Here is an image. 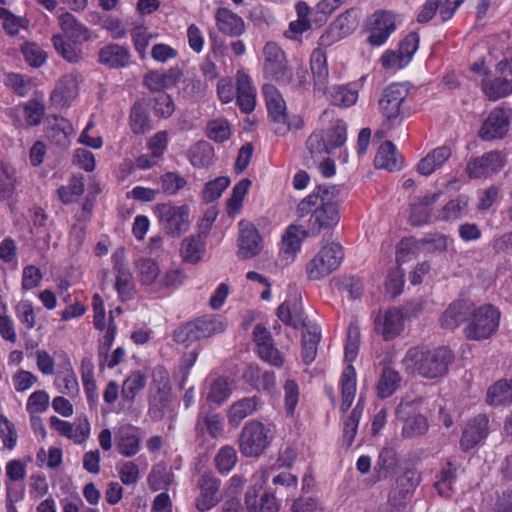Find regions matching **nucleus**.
I'll return each mask as SVG.
<instances>
[{
	"instance_id": "2",
	"label": "nucleus",
	"mask_w": 512,
	"mask_h": 512,
	"mask_svg": "<svg viewBox=\"0 0 512 512\" xmlns=\"http://www.w3.org/2000/svg\"><path fill=\"white\" fill-rule=\"evenodd\" d=\"M454 360L450 347L439 346L429 350L426 346H412L407 349L401 364L407 373H418L424 379H437L448 372Z\"/></svg>"
},
{
	"instance_id": "22",
	"label": "nucleus",
	"mask_w": 512,
	"mask_h": 512,
	"mask_svg": "<svg viewBox=\"0 0 512 512\" xmlns=\"http://www.w3.org/2000/svg\"><path fill=\"white\" fill-rule=\"evenodd\" d=\"M236 103L243 114H250L256 106V89L250 75L240 69L236 73Z\"/></svg>"
},
{
	"instance_id": "34",
	"label": "nucleus",
	"mask_w": 512,
	"mask_h": 512,
	"mask_svg": "<svg viewBox=\"0 0 512 512\" xmlns=\"http://www.w3.org/2000/svg\"><path fill=\"white\" fill-rule=\"evenodd\" d=\"M399 466V456L396 448L385 445L377 456L374 472L377 479H386L391 476Z\"/></svg>"
},
{
	"instance_id": "64",
	"label": "nucleus",
	"mask_w": 512,
	"mask_h": 512,
	"mask_svg": "<svg viewBox=\"0 0 512 512\" xmlns=\"http://www.w3.org/2000/svg\"><path fill=\"white\" fill-rule=\"evenodd\" d=\"M151 101L154 115L158 118L167 119L175 111L173 99L168 93H158Z\"/></svg>"
},
{
	"instance_id": "26",
	"label": "nucleus",
	"mask_w": 512,
	"mask_h": 512,
	"mask_svg": "<svg viewBox=\"0 0 512 512\" xmlns=\"http://www.w3.org/2000/svg\"><path fill=\"white\" fill-rule=\"evenodd\" d=\"M215 22L218 31L224 36L237 38L242 36L245 31L244 19L228 8L220 7L217 9Z\"/></svg>"
},
{
	"instance_id": "42",
	"label": "nucleus",
	"mask_w": 512,
	"mask_h": 512,
	"mask_svg": "<svg viewBox=\"0 0 512 512\" xmlns=\"http://www.w3.org/2000/svg\"><path fill=\"white\" fill-rule=\"evenodd\" d=\"M48 123L49 126L45 130L48 139L57 145L65 144L73 132L70 121L59 115H51L48 117Z\"/></svg>"
},
{
	"instance_id": "5",
	"label": "nucleus",
	"mask_w": 512,
	"mask_h": 512,
	"mask_svg": "<svg viewBox=\"0 0 512 512\" xmlns=\"http://www.w3.org/2000/svg\"><path fill=\"white\" fill-rule=\"evenodd\" d=\"M502 312L493 304L472 305L470 318L463 329L464 336L473 341H483L493 337L500 328Z\"/></svg>"
},
{
	"instance_id": "51",
	"label": "nucleus",
	"mask_w": 512,
	"mask_h": 512,
	"mask_svg": "<svg viewBox=\"0 0 512 512\" xmlns=\"http://www.w3.org/2000/svg\"><path fill=\"white\" fill-rule=\"evenodd\" d=\"M3 84L18 97L27 96L32 89L31 77L17 72L5 73Z\"/></svg>"
},
{
	"instance_id": "48",
	"label": "nucleus",
	"mask_w": 512,
	"mask_h": 512,
	"mask_svg": "<svg viewBox=\"0 0 512 512\" xmlns=\"http://www.w3.org/2000/svg\"><path fill=\"white\" fill-rule=\"evenodd\" d=\"M469 197L458 195L443 206L439 213V219L445 222H453L468 214Z\"/></svg>"
},
{
	"instance_id": "23",
	"label": "nucleus",
	"mask_w": 512,
	"mask_h": 512,
	"mask_svg": "<svg viewBox=\"0 0 512 512\" xmlns=\"http://www.w3.org/2000/svg\"><path fill=\"white\" fill-rule=\"evenodd\" d=\"M183 71L178 67H170L168 70H152L144 74V85L152 92L165 93L166 89L174 87L182 78Z\"/></svg>"
},
{
	"instance_id": "52",
	"label": "nucleus",
	"mask_w": 512,
	"mask_h": 512,
	"mask_svg": "<svg viewBox=\"0 0 512 512\" xmlns=\"http://www.w3.org/2000/svg\"><path fill=\"white\" fill-rule=\"evenodd\" d=\"M321 341V333L308 330L301 340V359L305 365L312 364L318 354V346Z\"/></svg>"
},
{
	"instance_id": "62",
	"label": "nucleus",
	"mask_w": 512,
	"mask_h": 512,
	"mask_svg": "<svg viewBox=\"0 0 512 512\" xmlns=\"http://www.w3.org/2000/svg\"><path fill=\"white\" fill-rule=\"evenodd\" d=\"M379 62L383 69L391 71H400L410 64L398 48L386 49L381 54Z\"/></svg>"
},
{
	"instance_id": "39",
	"label": "nucleus",
	"mask_w": 512,
	"mask_h": 512,
	"mask_svg": "<svg viewBox=\"0 0 512 512\" xmlns=\"http://www.w3.org/2000/svg\"><path fill=\"white\" fill-rule=\"evenodd\" d=\"M401 386V374L391 366H384L376 383V395L380 399L391 397Z\"/></svg>"
},
{
	"instance_id": "30",
	"label": "nucleus",
	"mask_w": 512,
	"mask_h": 512,
	"mask_svg": "<svg viewBox=\"0 0 512 512\" xmlns=\"http://www.w3.org/2000/svg\"><path fill=\"white\" fill-rule=\"evenodd\" d=\"M159 373L164 374L161 379L168 380V373L164 369H160ZM171 403V388L169 387V381L166 384L157 389L155 394L149 397L148 403V415L152 420H161L166 410L169 408Z\"/></svg>"
},
{
	"instance_id": "1",
	"label": "nucleus",
	"mask_w": 512,
	"mask_h": 512,
	"mask_svg": "<svg viewBox=\"0 0 512 512\" xmlns=\"http://www.w3.org/2000/svg\"><path fill=\"white\" fill-rule=\"evenodd\" d=\"M335 188L325 184L317 185L296 207L299 219L310 215L307 221L309 234L319 235L322 231L333 229L339 224V203L333 199Z\"/></svg>"
},
{
	"instance_id": "12",
	"label": "nucleus",
	"mask_w": 512,
	"mask_h": 512,
	"mask_svg": "<svg viewBox=\"0 0 512 512\" xmlns=\"http://www.w3.org/2000/svg\"><path fill=\"white\" fill-rule=\"evenodd\" d=\"M157 209L163 229L168 235L179 237L182 233L188 231L190 227V208L187 205L159 204Z\"/></svg>"
},
{
	"instance_id": "57",
	"label": "nucleus",
	"mask_w": 512,
	"mask_h": 512,
	"mask_svg": "<svg viewBox=\"0 0 512 512\" xmlns=\"http://www.w3.org/2000/svg\"><path fill=\"white\" fill-rule=\"evenodd\" d=\"M347 123L338 119L332 123L326 133V143L330 153L336 148L342 147L348 140Z\"/></svg>"
},
{
	"instance_id": "21",
	"label": "nucleus",
	"mask_w": 512,
	"mask_h": 512,
	"mask_svg": "<svg viewBox=\"0 0 512 512\" xmlns=\"http://www.w3.org/2000/svg\"><path fill=\"white\" fill-rule=\"evenodd\" d=\"M489 419L485 414H478L470 419L463 429L460 447L467 452L477 446L489 434Z\"/></svg>"
},
{
	"instance_id": "25",
	"label": "nucleus",
	"mask_w": 512,
	"mask_h": 512,
	"mask_svg": "<svg viewBox=\"0 0 512 512\" xmlns=\"http://www.w3.org/2000/svg\"><path fill=\"white\" fill-rule=\"evenodd\" d=\"M98 62L109 69H122L131 64V53L125 46L110 43L100 48Z\"/></svg>"
},
{
	"instance_id": "43",
	"label": "nucleus",
	"mask_w": 512,
	"mask_h": 512,
	"mask_svg": "<svg viewBox=\"0 0 512 512\" xmlns=\"http://www.w3.org/2000/svg\"><path fill=\"white\" fill-rule=\"evenodd\" d=\"M512 403V379L495 382L486 392V404L492 407L510 405Z\"/></svg>"
},
{
	"instance_id": "19",
	"label": "nucleus",
	"mask_w": 512,
	"mask_h": 512,
	"mask_svg": "<svg viewBox=\"0 0 512 512\" xmlns=\"http://www.w3.org/2000/svg\"><path fill=\"white\" fill-rule=\"evenodd\" d=\"M405 315L400 308H388L384 314L374 319V331L381 335L384 341L397 338L404 329Z\"/></svg>"
},
{
	"instance_id": "41",
	"label": "nucleus",
	"mask_w": 512,
	"mask_h": 512,
	"mask_svg": "<svg viewBox=\"0 0 512 512\" xmlns=\"http://www.w3.org/2000/svg\"><path fill=\"white\" fill-rule=\"evenodd\" d=\"M257 489L248 490L244 502L248 512H279L280 504L272 493L265 492L261 495L260 501H257Z\"/></svg>"
},
{
	"instance_id": "31",
	"label": "nucleus",
	"mask_w": 512,
	"mask_h": 512,
	"mask_svg": "<svg viewBox=\"0 0 512 512\" xmlns=\"http://www.w3.org/2000/svg\"><path fill=\"white\" fill-rule=\"evenodd\" d=\"M59 24L64 33V38L73 44H83L90 40V30L85 24L76 19L71 13H63L59 16Z\"/></svg>"
},
{
	"instance_id": "63",
	"label": "nucleus",
	"mask_w": 512,
	"mask_h": 512,
	"mask_svg": "<svg viewBox=\"0 0 512 512\" xmlns=\"http://www.w3.org/2000/svg\"><path fill=\"white\" fill-rule=\"evenodd\" d=\"M230 179L225 176L217 177L208 181L202 190V197L205 202H214L221 198L222 193L229 186Z\"/></svg>"
},
{
	"instance_id": "59",
	"label": "nucleus",
	"mask_w": 512,
	"mask_h": 512,
	"mask_svg": "<svg viewBox=\"0 0 512 512\" xmlns=\"http://www.w3.org/2000/svg\"><path fill=\"white\" fill-rule=\"evenodd\" d=\"M215 465L220 474H228L238 461L237 451L233 446L225 445L215 456Z\"/></svg>"
},
{
	"instance_id": "8",
	"label": "nucleus",
	"mask_w": 512,
	"mask_h": 512,
	"mask_svg": "<svg viewBox=\"0 0 512 512\" xmlns=\"http://www.w3.org/2000/svg\"><path fill=\"white\" fill-rule=\"evenodd\" d=\"M264 77L277 85L287 87L292 80V68L288 65L285 51L276 42L268 41L263 47Z\"/></svg>"
},
{
	"instance_id": "58",
	"label": "nucleus",
	"mask_w": 512,
	"mask_h": 512,
	"mask_svg": "<svg viewBox=\"0 0 512 512\" xmlns=\"http://www.w3.org/2000/svg\"><path fill=\"white\" fill-rule=\"evenodd\" d=\"M139 280L142 285H151L160 274L159 263L151 258H140L136 263Z\"/></svg>"
},
{
	"instance_id": "17",
	"label": "nucleus",
	"mask_w": 512,
	"mask_h": 512,
	"mask_svg": "<svg viewBox=\"0 0 512 512\" xmlns=\"http://www.w3.org/2000/svg\"><path fill=\"white\" fill-rule=\"evenodd\" d=\"M113 271L115 273L114 288L121 302L131 301L134 297L135 284L131 270L127 265L122 251L112 255Z\"/></svg>"
},
{
	"instance_id": "47",
	"label": "nucleus",
	"mask_w": 512,
	"mask_h": 512,
	"mask_svg": "<svg viewBox=\"0 0 512 512\" xmlns=\"http://www.w3.org/2000/svg\"><path fill=\"white\" fill-rule=\"evenodd\" d=\"M85 191V178L82 174L73 175L67 185L57 188V196L62 204L74 203Z\"/></svg>"
},
{
	"instance_id": "35",
	"label": "nucleus",
	"mask_w": 512,
	"mask_h": 512,
	"mask_svg": "<svg viewBox=\"0 0 512 512\" xmlns=\"http://www.w3.org/2000/svg\"><path fill=\"white\" fill-rule=\"evenodd\" d=\"M451 156V148L443 145L434 148L426 154L417 164V171L423 176H429L443 167V164Z\"/></svg>"
},
{
	"instance_id": "10",
	"label": "nucleus",
	"mask_w": 512,
	"mask_h": 512,
	"mask_svg": "<svg viewBox=\"0 0 512 512\" xmlns=\"http://www.w3.org/2000/svg\"><path fill=\"white\" fill-rule=\"evenodd\" d=\"M396 12L391 10H375L366 20L364 29L369 34L367 43L372 47H380L388 42L390 37L397 31Z\"/></svg>"
},
{
	"instance_id": "40",
	"label": "nucleus",
	"mask_w": 512,
	"mask_h": 512,
	"mask_svg": "<svg viewBox=\"0 0 512 512\" xmlns=\"http://www.w3.org/2000/svg\"><path fill=\"white\" fill-rule=\"evenodd\" d=\"M146 382L147 376L145 372L141 370L131 371L121 386L120 396L123 402L132 405L138 394L145 388Z\"/></svg>"
},
{
	"instance_id": "18",
	"label": "nucleus",
	"mask_w": 512,
	"mask_h": 512,
	"mask_svg": "<svg viewBox=\"0 0 512 512\" xmlns=\"http://www.w3.org/2000/svg\"><path fill=\"white\" fill-rule=\"evenodd\" d=\"M238 226V257L250 259L260 254L263 249V238L258 229L247 220H241Z\"/></svg>"
},
{
	"instance_id": "49",
	"label": "nucleus",
	"mask_w": 512,
	"mask_h": 512,
	"mask_svg": "<svg viewBox=\"0 0 512 512\" xmlns=\"http://www.w3.org/2000/svg\"><path fill=\"white\" fill-rule=\"evenodd\" d=\"M215 150L206 141L197 142L188 152V158L194 168H207L213 161Z\"/></svg>"
},
{
	"instance_id": "14",
	"label": "nucleus",
	"mask_w": 512,
	"mask_h": 512,
	"mask_svg": "<svg viewBox=\"0 0 512 512\" xmlns=\"http://www.w3.org/2000/svg\"><path fill=\"white\" fill-rule=\"evenodd\" d=\"M510 126V115L502 106L491 110L487 118L482 122L478 137L482 141L492 142L503 140Z\"/></svg>"
},
{
	"instance_id": "46",
	"label": "nucleus",
	"mask_w": 512,
	"mask_h": 512,
	"mask_svg": "<svg viewBox=\"0 0 512 512\" xmlns=\"http://www.w3.org/2000/svg\"><path fill=\"white\" fill-rule=\"evenodd\" d=\"M481 90L491 101H497L512 93V81L504 77L481 80Z\"/></svg>"
},
{
	"instance_id": "27",
	"label": "nucleus",
	"mask_w": 512,
	"mask_h": 512,
	"mask_svg": "<svg viewBox=\"0 0 512 512\" xmlns=\"http://www.w3.org/2000/svg\"><path fill=\"white\" fill-rule=\"evenodd\" d=\"M220 485L221 481L210 474H203L200 477L198 481L200 495L196 499V507L199 511H209L218 504Z\"/></svg>"
},
{
	"instance_id": "3",
	"label": "nucleus",
	"mask_w": 512,
	"mask_h": 512,
	"mask_svg": "<svg viewBox=\"0 0 512 512\" xmlns=\"http://www.w3.org/2000/svg\"><path fill=\"white\" fill-rule=\"evenodd\" d=\"M360 346V330L357 324L348 326L345 342V360L350 362L342 371L340 376L341 404L340 411L347 413L351 409L357 388V374L355 367L351 364L358 356Z\"/></svg>"
},
{
	"instance_id": "13",
	"label": "nucleus",
	"mask_w": 512,
	"mask_h": 512,
	"mask_svg": "<svg viewBox=\"0 0 512 512\" xmlns=\"http://www.w3.org/2000/svg\"><path fill=\"white\" fill-rule=\"evenodd\" d=\"M252 335L258 357L273 367H283L285 358L275 346L271 332L263 324H256Z\"/></svg>"
},
{
	"instance_id": "53",
	"label": "nucleus",
	"mask_w": 512,
	"mask_h": 512,
	"mask_svg": "<svg viewBox=\"0 0 512 512\" xmlns=\"http://www.w3.org/2000/svg\"><path fill=\"white\" fill-rule=\"evenodd\" d=\"M17 176L5 162H0V201H8L15 195Z\"/></svg>"
},
{
	"instance_id": "45",
	"label": "nucleus",
	"mask_w": 512,
	"mask_h": 512,
	"mask_svg": "<svg viewBox=\"0 0 512 512\" xmlns=\"http://www.w3.org/2000/svg\"><path fill=\"white\" fill-rule=\"evenodd\" d=\"M205 253V244L200 234L191 235L181 242L180 255L187 263L197 264L202 260Z\"/></svg>"
},
{
	"instance_id": "33",
	"label": "nucleus",
	"mask_w": 512,
	"mask_h": 512,
	"mask_svg": "<svg viewBox=\"0 0 512 512\" xmlns=\"http://www.w3.org/2000/svg\"><path fill=\"white\" fill-rule=\"evenodd\" d=\"M131 132L143 135L152 129V121L145 100H137L130 108L128 119Z\"/></svg>"
},
{
	"instance_id": "24",
	"label": "nucleus",
	"mask_w": 512,
	"mask_h": 512,
	"mask_svg": "<svg viewBox=\"0 0 512 512\" xmlns=\"http://www.w3.org/2000/svg\"><path fill=\"white\" fill-rule=\"evenodd\" d=\"M262 93L265 99L270 123H273L274 126L284 123L287 114V107L281 93L275 86H273V84H263Z\"/></svg>"
},
{
	"instance_id": "32",
	"label": "nucleus",
	"mask_w": 512,
	"mask_h": 512,
	"mask_svg": "<svg viewBox=\"0 0 512 512\" xmlns=\"http://www.w3.org/2000/svg\"><path fill=\"white\" fill-rule=\"evenodd\" d=\"M261 405V398L257 395L244 397L235 401L228 410V422L233 426L239 425L244 418L258 411Z\"/></svg>"
},
{
	"instance_id": "44",
	"label": "nucleus",
	"mask_w": 512,
	"mask_h": 512,
	"mask_svg": "<svg viewBox=\"0 0 512 512\" xmlns=\"http://www.w3.org/2000/svg\"><path fill=\"white\" fill-rule=\"evenodd\" d=\"M308 235V231L301 226H288L282 236L281 253L292 257L296 256L300 251L301 241Z\"/></svg>"
},
{
	"instance_id": "56",
	"label": "nucleus",
	"mask_w": 512,
	"mask_h": 512,
	"mask_svg": "<svg viewBox=\"0 0 512 512\" xmlns=\"http://www.w3.org/2000/svg\"><path fill=\"white\" fill-rule=\"evenodd\" d=\"M20 51L29 67L41 68L47 61V53L37 43L25 42L21 45Z\"/></svg>"
},
{
	"instance_id": "16",
	"label": "nucleus",
	"mask_w": 512,
	"mask_h": 512,
	"mask_svg": "<svg viewBox=\"0 0 512 512\" xmlns=\"http://www.w3.org/2000/svg\"><path fill=\"white\" fill-rule=\"evenodd\" d=\"M422 481L421 474L416 469H405L396 478L395 487L388 495V501L392 506H400L410 499Z\"/></svg>"
},
{
	"instance_id": "54",
	"label": "nucleus",
	"mask_w": 512,
	"mask_h": 512,
	"mask_svg": "<svg viewBox=\"0 0 512 512\" xmlns=\"http://www.w3.org/2000/svg\"><path fill=\"white\" fill-rule=\"evenodd\" d=\"M188 184L186 178L177 172H165L159 177V193L166 196H175Z\"/></svg>"
},
{
	"instance_id": "9",
	"label": "nucleus",
	"mask_w": 512,
	"mask_h": 512,
	"mask_svg": "<svg viewBox=\"0 0 512 512\" xmlns=\"http://www.w3.org/2000/svg\"><path fill=\"white\" fill-rule=\"evenodd\" d=\"M343 259L344 251L341 244H326L306 264L308 280L317 281L325 278L340 266Z\"/></svg>"
},
{
	"instance_id": "36",
	"label": "nucleus",
	"mask_w": 512,
	"mask_h": 512,
	"mask_svg": "<svg viewBox=\"0 0 512 512\" xmlns=\"http://www.w3.org/2000/svg\"><path fill=\"white\" fill-rule=\"evenodd\" d=\"M401 165L402 160L397 147L390 141L383 142L374 157L375 168L393 172L398 171Z\"/></svg>"
},
{
	"instance_id": "20",
	"label": "nucleus",
	"mask_w": 512,
	"mask_h": 512,
	"mask_svg": "<svg viewBox=\"0 0 512 512\" xmlns=\"http://www.w3.org/2000/svg\"><path fill=\"white\" fill-rule=\"evenodd\" d=\"M310 70L313 79V93L315 96L326 92L328 88L329 69L327 53L323 48H315L310 54Z\"/></svg>"
},
{
	"instance_id": "11",
	"label": "nucleus",
	"mask_w": 512,
	"mask_h": 512,
	"mask_svg": "<svg viewBox=\"0 0 512 512\" xmlns=\"http://www.w3.org/2000/svg\"><path fill=\"white\" fill-rule=\"evenodd\" d=\"M505 153L492 150L472 157L466 163L465 172L471 179L488 178L497 174L505 165Z\"/></svg>"
},
{
	"instance_id": "37",
	"label": "nucleus",
	"mask_w": 512,
	"mask_h": 512,
	"mask_svg": "<svg viewBox=\"0 0 512 512\" xmlns=\"http://www.w3.org/2000/svg\"><path fill=\"white\" fill-rule=\"evenodd\" d=\"M322 95H325L331 105L338 107H351L358 100V91L353 84H337L328 87Z\"/></svg>"
},
{
	"instance_id": "15",
	"label": "nucleus",
	"mask_w": 512,
	"mask_h": 512,
	"mask_svg": "<svg viewBox=\"0 0 512 512\" xmlns=\"http://www.w3.org/2000/svg\"><path fill=\"white\" fill-rule=\"evenodd\" d=\"M78 93L77 76L73 73H66L56 81L54 89L49 94V103L54 108H68L77 98Z\"/></svg>"
},
{
	"instance_id": "50",
	"label": "nucleus",
	"mask_w": 512,
	"mask_h": 512,
	"mask_svg": "<svg viewBox=\"0 0 512 512\" xmlns=\"http://www.w3.org/2000/svg\"><path fill=\"white\" fill-rule=\"evenodd\" d=\"M61 368L62 370L57 379L58 388L62 393L67 395L77 393L79 391L77 376L67 355H64Z\"/></svg>"
},
{
	"instance_id": "6",
	"label": "nucleus",
	"mask_w": 512,
	"mask_h": 512,
	"mask_svg": "<svg viewBox=\"0 0 512 512\" xmlns=\"http://www.w3.org/2000/svg\"><path fill=\"white\" fill-rule=\"evenodd\" d=\"M409 93V84H405V82L388 84L378 100L379 110L383 117L390 122L408 118L410 112L406 106V101Z\"/></svg>"
},
{
	"instance_id": "28",
	"label": "nucleus",
	"mask_w": 512,
	"mask_h": 512,
	"mask_svg": "<svg viewBox=\"0 0 512 512\" xmlns=\"http://www.w3.org/2000/svg\"><path fill=\"white\" fill-rule=\"evenodd\" d=\"M473 303L467 300H456L449 304L448 308L442 313L441 327L443 329L454 330L462 323L467 325Z\"/></svg>"
},
{
	"instance_id": "38",
	"label": "nucleus",
	"mask_w": 512,
	"mask_h": 512,
	"mask_svg": "<svg viewBox=\"0 0 512 512\" xmlns=\"http://www.w3.org/2000/svg\"><path fill=\"white\" fill-rule=\"evenodd\" d=\"M439 193H433L418 198L411 203L410 222L414 226H423L430 221L433 205L439 199Z\"/></svg>"
},
{
	"instance_id": "61",
	"label": "nucleus",
	"mask_w": 512,
	"mask_h": 512,
	"mask_svg": "<svg viewBox=\"0 0 512 512\" xmlns=\"http://www.w3.org/2000/svg\"><path fill=\"white\" fill-rule=\"evenodd\" d=\"M55 50L69 63H78L82 59V52L73 44L67 42L62 35H53L51 39Z\"/></svg>"
},
{
	"instance_id": "29",
	"label": "nucleus",
	"mask_w": 512,
	"mask_h": 512,
	"mask_svg": "<svg viewBox=\"0 0 512 512\" xmlns=\"http://www.w3.org/2000/svg\"><path fill=\"white\" fill-rule=\"evenodd\" d=\"M459 467L449 460L443 464L435 474L433 487L437 494L445 499H450L455 493L454 485L457 480Z\"/></svg>"
},
{
	"instance_id": "7",
	"label": "nucleus",
	"mask_w": 512,
	"mask_h": 512,
	"mask_svg": "<svg viewBox=\"0 0 512 512\" xmlns=\"http://www.w3.org/2000/svg\"><path fill=\"white\" fill-rule=\"evenodd\" d=\"M238 444L242 455L259 457L271 444V428L259 420H249L243 425Z\"/></svg>"
},
{
	"instance_id": "60",
	"label": "nucleus",
	"mask_w": 512,
	"mask_h": 512,
	"mask_svg": "<svg viewBox=\"0 0 512 512\" xmlns=\"http://www.w3.org/2000/svg\"><path fill=\"white\" fill-rule=\"evenodd\" d=\"M428 431V422L423 415H414L408 417L402 426V436L404 438H414L423 436Z\"/></svg>"
},
{
	"instance_id": "55",
	"label": "nucleus",
	"mask_w": 512,
	"mask_h": 512,
	"mask_svg": "<svg viewBox=\"0 0 512 512\" xmlns=\"http://www.w3.org/2000/svg\"><path fill=\"white\" fill-rule=\"evenodd\" d=\"M450 242L447 235L442 233H428L419 240V246L427 253H443L448 250Z\"/></svg>"
},
{
	"instance_id": "4",
	"label": "nucleus",
	"mask_w": 512,
	"mask_h": 512,
	"mask_svg": "<svg viewBox=\"0 0 512 512\" xmlns=\"http://www.w3.org/2000/svg\"><path fill=\"white\" fill-rule=\"evenodd\" d=\"M227 328V321L221 314H205L181 324L173 332V340L178 344H192L199 340L220 334Z\"/></svg>"
}]
</instances>
